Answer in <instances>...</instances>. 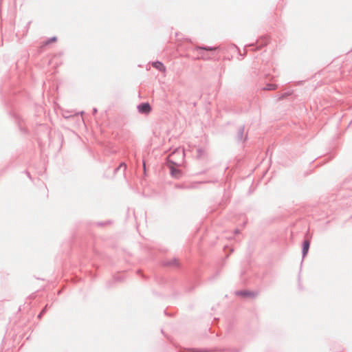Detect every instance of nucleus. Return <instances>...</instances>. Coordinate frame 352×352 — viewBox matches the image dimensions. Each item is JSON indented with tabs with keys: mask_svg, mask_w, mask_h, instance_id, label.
<instances>
[{
	"mask_svg": "<svg viewBox=\"0 0 352 352\" xmlns=\"http://www.w3.org/2000/svg\"><path fill=\"white\" fill-rule=\"evenodd\" d=\"M170 174L173 177L175 178H178L181 176V171L177 168H175L173 165L170 166Z\"/></svg>",
	"mask_w": 352,
	"mask_h": 352,
	"instance_id": "obj_1",
	"label": "nucleus"
},
{
	"mask_svg": "<svg viewBox=\"0 0 352 352\" xmlns=\"http://www.w3.org/2000/svg\"><path fill=\"white\" fill-rule=\"evenodd\" d=\"M153 66L161 72H165L166 69L164 65L159 61L153 63Z\"/></svg>",
	"mask_w": 352,
	"mask_h": 352,
	"instance_id": "obj_2",
	"label": "nucleus"
},
{
	"mask_svg": "<svg viewBox=\"0 0 352 352\" xmlns=\"http://www.w3.org/2000/svg\"><path fill=\"white\" fill-rule=\"evenodd\" d=\"M309 248V241L308 240H305L303 243V247H302L303 256H305L307 254Z\"/></svg>",
	"mask_w": 352,
	"mask_h": 352,
	"instance_id": "obj_3",
	"label": "nucleus"
},
{
	"mask_svg": "<svg viewBox=\"0 0 352 352\" xmlns=\"http://www.w3.org/2000/svg\"><path fill=\"white\" fill-rule=\"evenodd\" d=\"M238 295L242 296H250L253 297L254 296V294L252 292H248V291H243V292H237Z\"/></svg>",
	"mask_w": 352,
	"mask_h": 352,
	"instance_id": "obj_4",
	"label": "nucleus"
},
{
	"mask_svg": "<svg viewBox=\"0 0 352 352\" xmlns=\"http://www.w3.org/2000/svg\"><path fill=\"white\" fill-rule=\"evenodd\" d=\"M139 110H150L151 106L148 102L143 103L138 107Z\"/></svg>",
	"mask_w": 352,
	"mask_h": 352,
	"instance_id": "obj_5",
	"label": "nucleus"
},
{
	"mask_svg": "<svg viewBox=\"0 0 352 352\" xmlns=\"http://www.w3.org/2000/svg\"><path fill=\"white\" fill-rule=\"evenodd\" d=\"M56 41H57V38L56 36H54L52 38L48 39L47 41L43 42L42 46L47 45L52 43L56 42Z\"/></svg>",
	"mask_w": 352,
	"mask_h": 352,
	"instance_id": "obj_6",
	"label": "nucleus"
},
{
	"mask_svg": "<svg viewBox=\"0 0 352 352\" xmlns=\"http://www.w3.org/2000/svg\"><path fill=\"white\" fill-rule=\"evenodd\" d=\"M277 88V85L275 84H267L265 87L264 89L265 90H274Z\"/></svg>",
	"mask_w": 352,
	"mask_h": 352,
	"instance_id": "obj_7",
	"label": "nucleus"
},
{
	"mask_svg": "<svg viewBox=\"0 0 352 352\" xmlns=\"http://www.w3.org/2000/svg\"><path fill=\"white\" fill-rule=\"evenodd\" d=\"M120 168H123V170H126V166L125 164H121L119 167L118 168V169H120Z\"/></svg>",
	"mask_w": 352,
	"mask_h": 352,
	"instance_id": "obj_8",
	"label": "nucleus"
},
{
	"mask_svg": "<svg viewBox=\"0 0 352 352\" xmlns=\"http://www.w3.org/2000/svg\"><path fill=\"white\" fill-rule=\"evenodd\" d=\"M199 50H213L212 48H204V47H199Z\"/></svg>",
	"mask_w": 352,
	"mask_h": 352,
	"instance_id": "obj_9",
	"label": "nucleus"
},
{
	"mask_svg": "<svg viewBox=\"0 0 352 352\" xmlns=\"http://www.w3.org/2000/svg\"><path fill=\"white\" fill-rule=\"evenodd\" d=\"M173 155V154H171V155H169V157H168V161H169L170 162H172V163H173V161H172Z\"/></svg>",
	"mask_w": 352,
	"mask_h": 352,
	"instance_id": "obj_10",
	"label": "nucleus"
},
{
	"mask_svg": "<svg viewBox=\"0 0 352 352\" xmlns=\"http://www.w3.org/2000/svg\"><path fill=\"white\" fill-rule=\"evenodd\" d=\"M175 265H178V261L177 260L174 261Z\"/></svg>",
	"mask_w": 352,
	"mask_h": 352,
	"instance_id": "obj_11",
	"label": "nucleus"
}]
</instances>
